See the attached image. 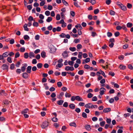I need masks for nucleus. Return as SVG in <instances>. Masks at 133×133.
Listing matches in <instances>:
<instances>
[{"label":"nucleus","instance_id":"58","mask_svg":"<svg viewBox=\"0 0 133 133\" xmlns=\"http://www.w3.org/2000/svg\"><path fill=\"white\" fill-rule=\"evenodd\" d=\"M107 35L108 37H110L112 36V34L111 32H108L107 33Z\"/></svg>","mask_w":133,"mask_h":133},{"label":"nucleus","instance_id":"53","mask_svg":"<svg viewBox=\"0 0 133 133\" xmlns=\"http://www.w3.org/2000/svg\"><path fill=\"white\" fill-rule=\"evenodd\" d=\"M124 57L122 55H121L119 56L118 58L121 60H122L123 59Z\"/></svg>","mask_w":133,"mask_h":133},{"label":"nucleus","instance_id":"14","mask_svg":"<svg viewBox=\"0 0 133 133\" xmlns=\"http://www.w3.org/2000/svg\"><path fill=\"white\" fill-rule=\"evenodd\" d=\"M22 76L23 78H26L28 77V75L26 73H23L22 74Z\"/></svg>","mask_w":133,"mask_h":133},{"label":"nucleus","instance_id":"56","mask_svg":"<svg viewBox=\"0 0 133 133\" xmlns=\"http://www.w3.org/2000/svg\"><path fill=\"white\" fill-rule=\"evenodd\" d=\"M68 104L67 102H65L63 104V106L65 107H67L68 106Z\"/></svg>","mask_w":133,"mask_h":133},{"label":"nucleus","instance_id":"20","mask_svg":"<svg viewBox=\"0 0 133 133\" xmlns=\"http://www.w3.org/2000/svg\"><path fill=\"white\" fill-rule=\"evenodd\" d=\"M119 68L122 70H124L126 68V66H125L123 65H119Z\"/></svg>","mask_w":133,"mask_h":133},{"label":"nucleus","instance_id":"26","mask_svg":"<svg viewBox=\"0 0 133 133\" xmlns=\"http://www.w3.org/2000/svg\"><path fill=\"white\" fill-rule=\"evenodd\" d=\"M52 20V18L50 17H48V18L46 19V21L48 22H49Z\"/></svg>","mask_w":133,"mask_h":133},{"label":"nucleus","instance_id":"44","mask_svg":"<svg viewBox=\"0 0 133 133\" xmlns=\"http://www.w3.org/2000/svg\"><path fill=\"white\" fill-rule=\"evenodd\" d=\"M52 120L54 122H56L58 121L57 118L56 117H54L52 119Z\"/></svg>","mask_w":133,"mask_h":133},{"label":"nucleus","instance_id":"40","mask_svg":"<svg viewBox=\"0 0 133 133\" xmlns=\"http://www.w3.org/2000/svg\"><path fill=\"white\" fill-rule=\"evenodd\" d=\"M70 34L71 36H72L74 37L75 38L77 36V35L75 34H73L72 32H71L70 33Z\"/></svg>","mask_w":133,"mask_h":133},{"label":"nucleus","instance_id":"31","mask_svg":"<svg viewBox=\"0 0 133 133\" xmlns=\"http://www.w3.org/2000/svg\"><path fill=\"white\" fill-rule=\"evenodd\" d=\"M42 64L41 63H39L37 65V66L38 68H41L42 66Z\"/></svg>","mask_w":133,"mask_h":133},{"label":"nucleus","instance_id":"8","mask_svg":"<svg viewBox=\"0 0 133 133\" xmlns=\"http://www.w3.org/2000/svg\"><path fill=\"white\" fill-rule=\"evenodd\" d=\"M31 66H28L27 68L26 72L28 73H30L31 72Z\"/></svg>","mask_w":133,"mask_h":133},{"label":"nucleus","instance_id":"41","mask_svg":"<svg viewBox=\"0 0 133 133\" xmlns=\"http://www.w3.org/2000/svg\"><path fill=\"white\" fill-rule=\"evenodd\" d=\"M99 11V10L98 9H97L94 11V13L95 14H97Z\"/></svg>","mask_w":133,"mask_h":133},{"label":"nucleus","instance_id":"61","mask_svg":"<svg viewBox=\"0 0 133 133\" xmlns=\"http://www.w3.org/2000/svg\"><path fill=\"white\" fill-rule=\"evenodd\" d=\"M128 45L127 44H125L123 46V48L124 49H125L128 47Z\"/></svg>","mask_w":133,"mask_h":133},{"label":"nucleus","instance_id":"7","mask_svg":"<svg viewBox=\"0 0 133 133\" xmlns=\"http://www.w3.org/2000/svg\"><path fill=\"white\" fill-rule=\"evenodd\" d=\"M111 110V109L110 108H107L104 109L103 111L104 113H107L110 111Z\"/></svg>","mask_w":133,"mask_h":133},{"label":"nucleus","instance_id":"13","mask_svg":"<svg viewBox=\"0 0 133 133\" xmlns=\"http://www.w3.org/2000/svg\"><path fill=\"white\" fill-rule=\"evenodd\" d=\"M91 104L90 103H89L86 104L84 106L85 107L87 108L90 109L91 107Z\"/></svg>","mask_w":133,"mask_h":133},{"label":"nucleus","instance_id":"16","mask_svg":"<svg viewBox=\"0 0 133 133\" xmlns=\"http://www.w3.org/2000/svg\"><path fill=\"white\" fill-rule=\"evenodd\" d=\"M28 110L29 109L28 108H26L22 111L21 112V113L22 114L27 113L28 111Z\"/></svg>","mask_w":133,"mask_h":133},{"label":"nucleus","instance_id":"50","mask_svg":"<svg viewBox=\"0 0 133 133\" xmlns=\"http://www.w3.org/2000/svg\"><path fill=\"white\" fill-rule=\"evenodd\" d=\"M74 5L77 8L79 7H80L76 2H74Z\"/></svg>","mask_w":133,"mask_h":133},{"label":"nucleus","instance_id":"36","mask_svg":"<svg viewBox=\"0 0 133 133\" xmlns=\"http://www.w3.org/2000/svg\"><path fill=\"white\" fill-rule=\"evenodd\" d=\"M110 14L112 15H115V12L111 10L110 11Z\"/></svg>","mask_w":133,"mask_h":133},{"label":"nucleus","instance_id":"29","mask_svg":"<svg viewBox=\"0 0 133 133\" xmlns=\"http://www.w3.org/2000/svg\"><path fill=\"white\" fill-rule=\"evenodd\" d=\"M69 49L70 51H74L76 50V48L75 47H70Z\"/></svg>","mask_w":133,"mask_h":133},{"label":"nucleus","instance_id":"62","mask_svg":"<svg viewBox=\"0 0 133 133\" xmlns=\"http://www.w3.org/2000/svg\"><path fill=\"white\" fill-rule=\"evenodd\" d=\"M25 49L24 47H22L20 49V51L22 52H24L25 51Z\"/></svg>","mask_w":133,"mask_h":133},{"label":"nucleus","instance_id":"23","mask_svg":"<svg viewBox=\"0 0 133 133\" xmlns=\"http://www.w3.org/2000/svg\"><path fill=\"white\" fill-rule=\"evenodd\" d=\"M29 57L30 58H31L32 57H34V54L33 52H30L29 53Z\"/></svg>","mask_w":133,"mask_h":133},{"label":"nucleus","instance_id":"17","mask_svg":"<svg viewBox=\"0 0 133 133\" xmlns=\"http://www.w3.org/2000/svg\"><path fill=\"white\" fill-rule=\"evenodd\" d=\"M2 55L4 57H6L9 55L8 52H4L3 54Z\"/></svg>","mask_w":133,"mask_h":133},{"label":"nucleus","instance_id":"33","mask_svg":"<svg viewBox=\"0 0 133 133\" xmlns=\"http://www.w3.org/2000/svg\"><path fill=\"white\" fill-rule=\"evenodd\" d=\"M77 49H81L82 46L81 44H79L77 45Z\"/></svg>","mask_w":133,"mask_h":133},{"label":"nucleus","instance_id":"4","mask_svg":"<svg viewBox=\"0 0 133 133\" xmlns=\"http://www.w3.org/2000/svg\"><path fill=\"white\" fill-rule=\"evenodd\" d=\"M99 90V94L102 95L104 94V92L106 91V90L104 88H102L100 89Z\"/></svg>","mask_w":133,"mask_h":133},{"label":"nucleus","instance_id":"59","mask_svg":"<svg viewBox=\"0 0 133 133\" xmlns=\"http://www.w3.org/2000/svg\"><path fill=\"white\" fill-rule=\"evenodd\" d=\"M111 119H110L107 118L106 120L107 123L108 124H110L111 123Z\"/></svg>","mask_w":133,"mask_h":133},{"label":"nucleus","instance_id":"27","mask_svg":"<svg viewBox=\"0 0 133 133\" xmlns=\"http://www.w3.org/2000/svg\"><path fill=\"white\" fill-rule=\"evenodd\" d=\"M30 38L29 36L27 35H25L24 36V38L25 40H28Z\"/></svg>","mask_w":133,"mask_h":133},{"label":"nucleus","instance_id":"22","mask_svg":"<svg viewBox=\"0 0 133 133\" xmlns=\"http://www.w3.org/2000/svg\"><path fill=\"white\" fill-rule=\"evenodd\" d=\"M132 26V24L131 23H128L127 25V26L128 28H131Z\"/></svg>","mask_w":133,"mask_h":133},{"label":"nucleus","instance_id":"15","mask_svg":"<svg viewBox=\"0 0 133 133\" xmlns=\"http://www.w3.org/2000/svg\"><path fill=\"white\" fill-rule=\"evenodd\" d=\"M69 107L70 108L73 109L75 108V105L74 104H71L69 105Z\"/></svg>","mask_w":133,"mask_h":133},{"label":"nucleus","instance_id":"5","mask_svg":"<svg viewBox=\"0 0 133 133\" xmlns=\"http://www.w3.org/2000/svg\"><path fill=\"white\" fill-rule=\"evenodd\" d=\"M76 100L78 101H83V99L80 96H76Z\"/></svg>","mask_w":133,"mask_h":133},{"label":"nucleus","instance_id":"30","mask_svg":"<svg viewBox=\"0 0 133 133\" xmlns=\"http://www.w3.org/2000/svg\"><path fill=\"white\" fill-rule=\"evenodd\" d=\"M84 72V71L83 70H80L78 71V74L80 75H82L83 74Z\"/></svg>","mask_w":133,"mask_h":133},{"label":"nucleus","instance_id":"47","mask_svg":"<svg viewBox=\"0 0 133 133\" xmlns=\"http://www.w3.org/2000/svg\"><path fill=\"white\" fill-rule=\"evenodd\" d=\"M29 57L28 54L27 52H26L24 54V57L25 58H27Z\"/></svg>","mask_w":133,"mask_h":133},{"label":"nucleus","instance_id":"11","mask_svg":"<svg viewBox=\"0 0 133 133\" xmlns=\"http://www.w3.org/2000/svg\"><path fill=\"white\" fill-rule=\"evenodd\" d=\"M64 101L63 100H60L58 101L57 102V103L58 105H62L63 103L64 102Z\"/></svg>","mask_w":133,"mask_h":133},{"label":"nucleus","instance_id":"35","mask_svg":"<svg viewBox=\"0 0 133 133\" xmlns=\"http://www.w3.org/2000/svg\"><path fill=\"white\" fill-rule=\"evenodd\" d=\"M89 2L92 5H94L96 3V1L95 0H91Z\"/></svg>","mask_w":133,"mask_h":133},{"label":"nucleus","instance_id":"10","mask_svg":"<svg viewBox=\"0 0 133 133\" xmlns=\"http://www.w3.org/2000/svg\"><path fill=\"white\" fill-rule=\"evenodd\" d=\"M2 68L3 70L7 69H8V66L6 64H3L2 66Z\"/></svg>","mask_w":133,"mask_h":133},{"label":"nucleus","instance_id":"52","mask_svg":"<svg viewBox=\"0 0 133 133\" xmlns=\"http://www.w3.org/2000/svg\"><path fill=\"white\" fill-rule=\"evenodd\" d=\"M119 33L118 32H116L114 33V35L115 37H117L119 35Z\"/></svg>","mask_w":133,"mask_h":133},{"label":"nucleus","instance_id":"1","mask_svg":"<svg viewBox=\"0 0 133 133\" xmlns=\"http://www.w3.org/2000/svg\"><path fill=\"white\" fill-rule=\"evenodd\" d=\"M48 122L45 121L43 122V123L41 125V127L43 129H44L45 128L48 127Z\"/></svg>","mask_w":133,"mask_h":133},{"label":"nucleus","instance_id":"45","mask_svg":"<svg viewBox=\"0 0 133 133\" xmlns=\"http://www.w3.org/2000/svg\"><path fill=\"white\" fill-rule=\"evenodd\" d=\"M65 96L66 97H70L71 96V95L70 94H69L66 92L65 94Z\"/></svg>","mask_w":133,"mask_h":133},{"label":"nucleus","instance_id":"60","mask_svg":"<svg viewBox=\"0 0 133 133\" xmlns=\"http://www.w3.org/2000/svg\"><path fill=\"white\" fill-rule=\"evenodd\" d=\"M92 119L93 121H96L97 120V118L96 117H94L92 118Z\"/></svg>","mask_w":133,"mask_h":133},{"label":"nucleus","instance_id":"64","mask_svg":"<svg viewBox=\"0 0 133 133\" xmlns=\"http://www.w3.org/2000/svg\"><path fill=\"white\" fill-rule=\"evenodd\" d=\"M75 111L77 112L78 113L81 111V110L79 108H77L76 109Z\"/></svg>","mask_w":133,"mask_h":133},{"label":"nucleus","instance_id":"38","mask_svg":"<svg viewBox=\"0 0 133 133\" xmlns=\"http://www.w3.org/2000/svg\"><path fill=\"white\" fill-rule=\"evenodd\" d=\"M93 96V94L91 93H89L87 97L89 98H91Z\"/></svg>","mask_w":133,"mask_h":133},{"label":"nucleus","instance_id":"63","mask_svg":"<svg viewBox=\"0 0 133 133\" xmlns=\"http://www.w3.org/2000/svg\"><path fill=\"white\" fill-rule=\"evenodd\" d=\"M90 60V58H87L85 60V62L86 63H87L89 62Z\"/></svg>","mask_w":133,"mask_h":133},{"label":"nucleus","instance_id":"37","mask_svg":"<svg viewBox=\"0 0 133 133\" xmlns=\"http://www.w3.org/2000/svg\"><path fill=\"white\" fill-rule=\"evenodd\" d=\"M60 15L59 14H57L56 16V19L57 20H59L60 19Z\"/></svg>","mask_w":133,"mask_h":133},{"label":"nucleus","instance_id":"18","mask_svg":"<svg viewBox=\"0 0 133 133\" xmlns=\"http://www.w3.org/2000/svg\"><path fill=\"white\" fill-rule=\"evenodd\" d=\"M27 25L26 24H25L23 28L25 30L28 31H29V29L27 28Z\"/></svg>","mask_w":133,"mask_h":133},{"label":"nucleus","instance_id":"28","mask_svg":"<svg viewBox=\"0 0 133 133\" xmlns=\"http://www.w3.org/2000/svg\"><path fill=\"white\" fill-rule=\"evenodd\" d=\"M9 63H11L12 61H11V58L10 57H8L7 59Z\"/></svg>","mask_w":133,"mask_h":133},{"label":"nucleus","instance_id":"49","mask_svg":"<svg viewBox=\"0 0 133 133\" xmlns=\"http://www.w3.org/2000/svg\"><path fill=\"white\" fill-rule=\"evenodd\" d=\"M105 123V121H103L101 122L100 123V125L101 126L103 127V126Z\"/></svg>","mask_w":133,"mask_h":133},{"label":"nucleus","instance_id":"43","mask_svg":"<svg viewBox=\"0 0 133 133\" xmlns=\"http://www.w3.org/2000/svg\"><path fill=\"white\" fill-rule=\"evenodd\" d=\"M19 54L18 52H17L15 54V58H16L19 57Z\"/></svg>","mask_w":133,"mask_h":133},{"label":"nucleus","instance_id":"12","mask_svg":"<svg viewBox=\"0 0 133 133\" xmlns=\"http://www.w3.org/2000/svg\"><path fill=\"white\" fill-rule=\"evenodd\" d=\"M120 8L121 9L124 11H125L127 10V8L126 6L122 4L121 5V6L120 7Z\"/></svg>","mask_w":133,"mask_h":133},{"label":"nucleus","instance_id":"25","mask_svg":"<svg viewBox=\"0 0 133 133\" xmlns=\"http://www.w3.org/2000/svg\"><path fill=\"white\" fill-rule=\"evenodd\" d=\"M69 125L71 126H74V127H76V124L75 122H72L70 123Z\"/></svg>","mask_w":133,"mask_h":133},{"label":"nucleus","instance_id":"42","mask_svg":"<svg viewBox=\"0 0 133 133\" xmlns=\"http://www.w3.org/2000/svg\"><path fill=\"white\" fill-rule=\"evenodd\" d=\"M80 40L78 39H75L74 40V42L75 43H77L79 42Z\"/></svg>","mask_w":133,"mask_h":133},{"label":"nucleus","instance_id":"9","mask_svg":"<svg viewBox=\"0 0 133 133\" xmlns=\"http://www.w3.org/2000/svg\"><path fill=\"white\" fill-rule=\"evenodd\" d=\"M85 128L88 131H90L91 129L90 127V126L89 125H85Z\"/></svg>","mask_w":133,"mask_h":133},{"label":"nucleus","instance_id":"21","mask_svg":"<svg viewBox=\"0 0 133 133\" xmlns=\"http://www.w3.org/2000/svg\"><path fill=\"white\" fill-rule=\"evenodd\" d=\"M62 1L64 4L66 6H68V3L64 0H62Z\"/></svg>","mask_w":133,"mask_h":133},{"label":"nucleus","instance_id":"57","mask_svg":"<svg viewBox=\"0 0 133 133\" xmlns=\"http://www.w3.org/2000/svg\"><path fill=\"white\" fill-rule=\"evenodd\" d=\"M3 103L4 105H6L9 104V102L8 100H5L3 101Z\"/></svg>","mask_w":133,"mask_h":133},{"label":"nucleus","instance_id":"55","mask_svg":"<svg viewBox=\"0 0 133 133\" xmlns=\"http://www.w3.org/2000/svg\"><path fill=\"white\" fill-rule=\"evenodd\" d=\"M33 25L34 26L37 27L38 26V23L37 22H35L33 23Z\"/></svg>","mask_w":133,"mask_h":133},{"label":"nucleus","instance_id":"2","mask_svg":"<svg viewBox=\"0 0 133 133\" xmlns=\"http://www.w3.org/2000/svg\"><path fill=\"white\" fill-rule=\"evenodd\" d=\"M50 52L51 53H53L55 52L56 50V49L55 47L53 45H51L50 48Z\"/></svg>","mask_w":133,"mask_h":133},{"label":"nucleus","instance_id":"39","mask_svg":"<svg viewBox=\"0 0 133 133\" xmlns=\"http://www.w3.org/2000/svg\"><path fill=\"white\" fill-rule=\"evenodd\" d=\"M127 6L128 8L130 9L132 7V5L129 3H128L127 5Z\"/></svg>","mask_w":133,"mask_h":133},{"label":"nucleus","instance_id":"51","mask_svg":"<svg viewBox=\"0 0 133 133\" xmlns=\"http://www.w3.org/2000/svg\"><path fill=\"white\" fill-rule=\"evenodd\" d=\"M97 98L95 96L94 97H93L92 98V101H96L97 100Z\"/></svg>","mask_w":133,"mask_h":133},{"label":"nucleus","instance_id":"46","mask_svg":"<svg viewBox=\"0 0 133 133\" xmlns=\"http://www.w3.org/2000/svg\"><path fill=\"white\" fill-rule=\"evenodd\" d=\"M15 42V41L13 39H12L9 41V43L10 44H13Z\"/></svg>","mask_w":133,"mask_h":133},{"label":"nucleus","instance_id":"6","mask_svg":"<svg viewBox=\"0 0 133 133\" xmlns=\"http://www.w3.org/2000/svg\"><path fill=\"white\" fill-rule=\"evenodd\" d=\"M62 55L63 56V58H65L68 56V54L66 51H64L62 54Z\"/></svg>","mask_w":133,"mask_h":133},{"label":"nucleus","instance_id":"34","mask_svg":"<svg viewBox=\"0 0 133 133\" xmlns=\"http://www.w3.org/2000/svg\"><path fill=\"white\" fill-rule=\"evenodd\" d=\"M82 52H79L78 54V57L79 58L81 59L82 58Z\"/></svg>","mask_w":133,"mask_h":133},{"label":"nucleus","instance_id":"19","mask_svg":"<svg viewBox=\"0 0 133 133\" xmlns=\"http://www.w3.org/2000/svg\"><path fill=\"white\" fill-rule=\"evenodd\" d=\"M41 55L42 57L44 58L46 56V53L45 52L43 51L41 53Z\"/></svg>","mask_w":133,"mask_h":133},{"label":"nucleus","instance_id":"54","mask_svg":"<svg viewBox=\"0 0 133 133\" xmlns=\"http://www.w3.org/2000/svg\"><path fill=\"white\" fill-rule=\"evenodd\" d=\"M50 14V12L49 11H46L45 12V14L47 16H49Z\"/></svg>","mask_w":133,"mask_h":133},{"label":"nucleus","instance_id":"24","mask_svg":"<svg viewBox=\"0 0 133 133\" xmlns=\"http://www.w3.org/2000/svg\"><path fill=\"white\" fill-rule=\"evenodd\" d=\"M57 86L59 87H60L62 86V84L61 82H58L57 83Z\"/></svg>","mask_w":133,"mask_h":133},{"label":"nucleus","instance_id":"32","mask_svg":"<svg viewBox=\"0 0 133 133\" xmlns=\"http://www.w3.org/2000/svg\"><path fill=\"white\" fill-rule=\"evenodd\" d=\"M82 116L84 118H87V114L84 112H82Z\"/></svg>","mask_w":133,"mask_h":133},{"label":"nucleus","instance_id":"3","mask_svg":"<svg viewBox=\"0 0 133 133\" xmlns=\"http://www.w3.org/2000/svg\"><path fill=\"white\" fill-rule=\"evenodd\" d=\"M65 70L66 71L70 70L71 71H72L74 70V68L73 67H70L69 66H66L65 67Z\"/></svg>","mask_w":133,"mask_h":133},{"label":"nucleus","instance_id":"48","mask_svg":"<svg viewBox=\"0 0 133 133\" xmlns=\"http://www.w3.org/2000/svg\"><path fill=\"white\" fill-rule=\"evenodd\" d=\"M67 73L69 74L70 75L72 76H74L75 75V74L73 72H72L70 71H68Z\"/></svg>","mask_w":133,"mask_h":133}]
</instances>
